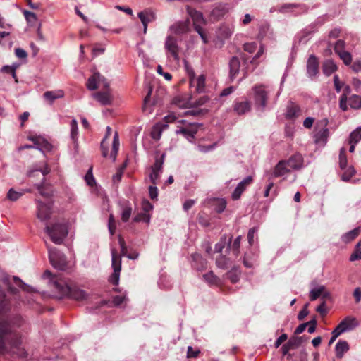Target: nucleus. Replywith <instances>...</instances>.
I'll return each instance as SVG.
<instances>
[{
	"label": "nucleus",
	"mask_w": 361,
	"mask_h": 361,
	"mask_svg": "<svg viewBox=\"0 0 361 361\" xmlns=\"http://www.w3.org/2000/svg\"><path fill=\"white\" fill-rule=\"evenodd\" d=\"M323 73L324 75L329 76L334 73L338 67L333 60H326L323 64Z\"/></svg>",
	"instance_id": "obj_29"
},
{
	"label": "nucleus",
	"mask_w": 361,
	"mask_h": 361,
	"mask_svg": "<svg viewBox=\"0 0 361 361\" xmlns=\"http://www.w3.org/2000/svg\"><path fill=\"white\" fill-rule=\"evenodd\" d=\"M186 11L193 21L195 30H196V27H201V25L206 24V20L201 12L189 6H187Z\"/></svg>",
	"instance_id": "obj_14"
},
{
	"label": "nucleus",
	"mask_w": 361,
	"mask_h": 361,
	"mask_svg": "<svg viewBox=\"0 0 361 361\" xmlns=\"http://www.w3.org/2000/svg\"><path fill=\"white\" fill-rule=\"evenodd\" d=\"M319 71L318 59L314 55H310L307 61V74L309 78L315 77Z\"/></svg>",
	"instance_id": "obj_17"
},
{
	"label": "nucleus",
	"mask_w": 361,
	"mask_h": 361,
	"mask_svg": "<svg viewBox=\"0 0 361 361\" xmlns=\"http://www.w3.org/2000/svg\"><path fill=\"white\" fill-rule=\"evenodd\" d=\"M232 255H220L216 259V264L219 268L226 269L235 261Z\"/></svg>",
	"instance_id": "obj_23"
},
{
	"label": "nucleus",
	"mask_w": 361,
	"mask_h": 361,
	"mask_svg": "<svg viewBox=\"0 0 361 361\" xmlns=\"http://www.w3.org/2000/svg\"><path fill=\"white\" fill-rule=\"evenodd\" d=\"M85 179L87 185L92 186L94 184L95 180L92 173V169H90V170L87 171L85 176Z\"/></svg>",
	"instance_id": "obj_60"
},
{
	"label": "nucleus",
	"mask_w": 361,
	"mask_h": 361,
	"mask_svg": "<svg viewBox=\"0 0 361 361\" xmlns=\"http://www.w3.org/2000/svg\"><path fill=\"white\" fill-rule=\"evenodd\" d=\"M51 213V205L49 204H47L37 201V217L40 220L45 221L48 219Z\"/></svg>",
	"instance_id": "obj_19"
},
{
	"label": "nucleus",
	"mask_w": 361,
	"mask_h": 361,
	"mask_svg": "<svg viewBox=\"0 0 361 361\" xmlns=\"http://www.w3.org/2000/svg\"><path fill=\"white\" fill-rule=\"evenodd\" d=\"M347 100L348 98L346 94H343L340 98L339 106L340 108L344 111L348 109Z\"/></svg>",
	"instance_id": "obj_61"
},
{
	"label": "nucleus",
	"mask_w": 361,
	"mask_h": 361,
	"mask_svg": "<svg viewBox=\"0 0 361 361\" xmlns=\"http://www.w3.org/2000/svg\"><path fill=\"white\" fill-rule=\"evenodd\" d=\"M360 228L359 227L355 228L353 229L352 231L343 235L341 237V239L344 243H348L352 241L353 240H354L355 238H357L358 236V235L360 234Z\"/></svg>",
	"instance_id": "obj_31"
},
{
	"label": "nucleus",
	"mask_w": 361,
	"mask_h": 361,
	"mask_svg": "<svg viewBox=\"0 0 361 361\" xmlns=\"http://www.w3.org/2000/svg\"><path fill=\"white\" fill-rule=\"evenodd\" d=\"M0 279L2 281V283L5 285V286L8 288V290L13 294H16L18 291L16 288H14L11 285V281H13V283L17 285L18 287L21 288L22 289L25 290H28L27 286L19 278L16 276H13L12 278L7 275L5 273H2Z\"/></svg>",
	"instance_id": "obj_8"
},
{
	"label": "nucleus",
	"mask_w": 361,
	"mask_h": 361,
	"mask_svg": "<svg viewBox=\"0 0 361 361\" xmlns=\"http://www.w3.org/2000/svg\"><path fill=\"white\" fill-rule=\"evenodd\" d=\"M71 126V138L73 142L77 140V135L78 133V122L76 119H73L70 123Z\"/></svg>",
	"instance_id": "obj_43"
},
{
	"label": "nucleus",
	"mask_w": 361,
	"mask_h": 361,
	"mask_svg": "<svg viewBox=\"0 0 361 361\" xmlns=\"http://www.w3.org/2000/svg\"><path fill=\"white\" fill-rule=\"evenodd\" d=\"M45 232L54 243L60 245L68 235V226L66 224L55 223L51 226L47 225Z\"/></svg>",
	"instance_id": "obj_3"
},
{
	"label": "nucleus",
	"mask_w": 361,
	"mask_h": 361,
	"mask_svg": "<svg viewBox=\"0 0 361 361\" xmlns=\"http://www.w3.org/2000/svg\"><path fill=\"white\" fill-rule=\"evenodd\" d=\"M309 304L307 303L304 305L303 308L300 311L298 314V319L302 321L305 319L306 316L309 314V311L307 310Z\"/></svg>",
	"instance_id": "obj_56"
},
{
	"label": "nucleus",
	"mask_w": 361,
	"mask_h": 361,
	"mask_svg": "<svg viewBox=\"0 0 361 361\" xmlns=\"http://www.w3.org/2000/svg\"><path fill=\"white\" fill-rule=\"evenodd\" d=\"M356 171L352 166L347 169L342 175V180L343 181H349L350 179L355 174Z\"/></svg>",
	"instance_id": "obj_46"
},
{
	"label": "nucleus",
	"mask_w": 361,
	"mask_h": 361,
	"mask_svg": "<svg viewBox=\"0 0 361 361\" xmlns=\"http://www.w3.org/2000/svg\"><path fill=\"white\" fill-rule=\"evenodd\" d=\"M253 99L256 108L263 111L267 106L269 90L264 85H256L252 87Z\"/></svg>",
	"instance_id": "obj_4"
},
{
	"label": "nucleus",
	"mask_w": 361,
	"mask_h": 361,
	"mask_svg": "<svg viewBox=\"0 0 361 361\" xmlns=\"http://www.w3.org/2000/svg\"><path fill=\"white\" fill-rule=\"evenodd\" d=\"M348 159L346 156V150L342 147L339 154V166L341 169H345L347 166Z\"/></svg>",
	"instance_id": "obj_42"
},
{
	"label": "nucleus",
	"mask_w": 361,
	"mask_h": 361,
	"mask_svg": "<svg viewBox=\"0 0 361 361\" xmlns=\"http://www.w3.org/2000/svg\"><path fill=\"white\" fill-rule=\"evenodd\" d=\"M142 209L143 212L149 214V212L153 209V206L148 200H143L142 202Z\"/></svg>",
	"instance_id": "obj_58"
},
{
	"label": "nucleus",
	"mask_w": 361,
	"mask_h": 361,
	"mask_svg": "<svg viewBox=\"0 0 361 361\" xmlns=\"http://www.w3.org/2000/svg\"><path fill=\"white\" fill-rule=\"evenodd\" d=\"M302 115V110L299 105L290 102L286 107V117L288 119H295Z\"/></svg>",
	"instance_id": "obj_18"
},
{
	"label": "nucleus",
	"mask_w": 361,
	"mask_h": 361,
	"mask_svg": "<svg viewBox=\"0 0 361 361\" xmlns=\"http://www.w3.org/2000/svg\"><path fill=\"white\" fill-rule=\"evenodd\" d=\"M47 247L49 251V258L51 265L59 270H64L67 265L65 255L56 248L51 247L49 245H47Z\"/></svg>",
	"instance_id": "obj_7"
},
{
	"label": "nucleus",
	"mask_w": 361,
	"mask_h": 361,
	"mask_svg": "<svg viewBox=\"0 0 361 361\" xmlns=\"http://www.w3.org/2000/svg\"><path fill=\"white\" fill-rule=\"evenodd\" d=\"M302 342V337H295L290 338L288 341V345L290 346L291 349L296 348L300 345Z\"/></svg>",
	"instance_id": "obj_50"
},
{
	"label": "nucleus",
	"mask_w": 361,
	"mask_h": 361,
	"mask_svg": "<svg viewBox=\"0 0 361 361\" xmlns=\"http://www.w3.org/2000/svg\"><path fill=\"white\" fill-rule=\"evenodd\" d=\"M298 6V5L295 4H285L279 8V11L282 13H286L289 11H291L293 8H296Z\"/></svg>",
	"instance_id": "obj_51"
},
{
	"label": "nucleus",
	"mask_w": 361,
	"mask_h": 361,
	"mask_svg": "<svg viewBox=\"0 0 361 361\" xmlns=\"http://www.w3.org/2000/svg\"><path fill=\"white\" fill-rule=\"evenodd\" d=\"M303 159L301 154H296L290 157L288 160H285L286 164L288 165L290 170L299 169L302 167Z\"/></svg>",
	"instance_id": "obj_21"
},
{
	"label": "nucleus",
	"mask_w": 361,
	"mask_h": 361,
	"mask_svg": "<svg viewBox=\"0 0 361 361\" xmlns=\"http://www.w3.org/2000/svg\"><path fill=\"white\" fill-rule=\"evenodd\" d=\"M64 92L61 90L54 91H47L44 93L43 97L50 103H53L54 100L63 97Z\"/></svg>",
	"instance_id": "obj_26"
},
{
	"label": "nucleus",
	"mask_w": 361,
	"mask_h": 361,
	"mask_svg": "<svg viewBox=\"0 0 361 361\" xmlns=\"http://www.w3.org/2000/svg\"><path fill=\"white\" fill-rule=\"evenodd\" d=\"M111 261L112 267L114 269V274L111 276V281L114 284H117L119 280V274L121 269V260L120 257L117 255L115 249H111Z\"/></svg>",
	"instance_id": "obj_10"
},
{
	"label": "nucleus",
	"mask_w": 361,
	"mask_h": 361,
	"mask_svg": "<svg viewBox=\"0 0 361 361\" xmlns=\"http://www.w3.org/2000/svg\"><path fill=\"white\" fill-rule=\"evenodd\" d=\"M226 274L231 281L235 283L238 282L240 279V271L238 267H234Z\"/></svg>",
	"instance_id": "obj_34"
},
{
	"label": "nucleus",
	"mask_w": 361,
	"mask_h": 361,
	"mask_svg": "<svg viewBox=\"0 0 361 361\" xmlns=\"http://www.w3.org/2000/svg\"><path fill=\"white\" fill-rule=\"evenodd\" d=\"M53 285L60 298L67 297L75 300L82 301L88 297L85 291L73 286L71 281L65 279L53 281Z\"/></svg>",
	"instance_id": "obj_2"
},
{
	"label": "nucleus",
	"mask_w": 361,
	"mask_h": 361,
	"mask_svg": "<svg viewBox=\"0 0 361 361\" xmlns=\"http://www.w3.org/2000/svg\"><path fill=\"white\" fill-rule=\"evenodd\" d=\"M203 277L209 284L217 285L220 283L219 278L214 275L213 271H209V273L203 275Z\"/></svg>",
	"instance_id": "obj_40"
},
{
	"label": "nucleus",
	"mask_w": 361,
	"mask_h": 361,
	"mask_svg": "<svg viewBox=\"0 0 361 361\" xmlns=\"http://www.w3.org/2000/svg\"><path fill=\"white\" fill-rule=\"evenodd\" d=\"M290 170L287 164L285 163V160L280 161L275 166L273 176L274 177H280L286 173L290 172Z\"/></svg>",
	"instance_id": "obj_25"
},
{
	"label": "nucleus",
	"mask_w": 361,
	"mask_h": 361,
	"mask_svg": "<svg viewBox=\"0 0 361 361\" xmlns=\"http://www.w3.org/2000/svg\"><path fill=\"white\" fill-rule=\"evenodd\" d=\"M325 287L320 286L317 288H313L310 293V298L312 301L316 300L322 294H323Z\"/></svg>",
	"instance_id": "obj_38"
},
{
	"label": "nucleus",
	"mask_w": 361,
	"mask_h": 361,
	"mask_svg": "<svg viewBox=\"0 0 361 361\" xmlns=\"http://www.w3.org/2000/svg\"><path fill=\"white\" fill-rule=\"evenodd\" d=\"M131 214H132V207L130 206V204L127 202L123 208V211H122V213H121V219L123 222H127L130 216H131Z\"/></svg>",
	"instance_id": "obj_37"
},
{
	"label": "nucleus",
	"mask_w": 361,
	"mask_h": 361,
	"mask_svg": "<svg viewBox=\"0 0 361 361\" xmlns=\"http://www.w3.org/2000/svg\"><path fill=\"white\" fill-rule=\"evenodd\" d=\"M149 193L152 200H156L158 196V189L154 185H150L149 187Z\"/></svg>",
	"instance_id": "obj_64"
},
{
	"label": "nucleus",
	"mask_w": 361,
	"mask_h": 361,
	"mask_svg": "<svg viewBox=\"0 0 361 361\" xmlns=\"http://www.w3.org/2000/svg\"><path fill=\"white\" fill-rule=\"evenodd\" d=\"M119 139L118 134L117 132L114 133V140L112 143V149L110 154V157L112 159L113 161H116V156L118 154V149H119Z\"/></svg>",
	"instance_id": "obj_30"
},
{
	"label": "nucleus",
	"mask_w": 361,
	"mask_h": 361,
	"mask_svg": "<svg viewBox=\"0 0 361 361\" xmlns=\"http://www.w3.org/2000/svg\"><path fill=\"white\" fill-rule=\"evenodd\" d=\"M35 185L42 196L49 197L51 195V191L49 190L48 185L45 184L44 181L36 183Z\"/></svg>",
	"instance_id": "obj_33"
},
{
	"label": "nucleus",
	"mask_w": 361,
	"mask_h": 361,
	"mask_svg": "<svg viewBox=\"0 0 361 361\" xmlns=\"http://www.w3.org/2000/svg\"><path fill=\"white\" fill-rule=\"evenodd\" d=\"M226 207V202L224 200H220L217 202L215 210L217 213H221Z\"/></svg>",
	"instance_id": "obj_62"
},
{
	"label": "nucleus",
	"mask_w": 361,
	"mask_h": 361,
	"mask_svg": "<svg viewBox=\"0 0 361 361\" xmlns=\"http://www.w3.org/2000/svg\"><path fill=\"white\" fill-rule=\"evenodd\" d=\"M165 156V153H163L160 157H156L155 161L152 166L151 170L162 172Z\"/></svg>",
	"instance_id": "obj_32"
},
{
	"label": "nucleus",
	"mask_w": 361,
	"mask_h": 361,
	"mask_svg": "<svg viewBox=\"0 0 361 361\" xmlns=\"http://www.w3.org/2000/svg\"><path fill=\"white\" fill-rule=\"evenodd\" d=\"M39 146L41 147H38L37 149L39 151H50L51 149V145L44 139H42V143Z\"/></svg>",
	"instance_id": "obj_63"
},
{
	"label": "nucleus",
	"mask_w": 361,
	"mask_h": 361,
	"mask_svg": "<svg viewBox=\"0 0 361 361\" xmlns=\"http://www.w3.org/2000/svg\"><path fill=\"white\" fill-rule=\"evenodd\" d=\"M257 232V228L256 227L251 228L248 231L247 233V240L250 245H252L254 244L255 236Z\"/></svg>",
	"instance_id": "obj_53"
},
{
	"label": "nucleus",
	"mask_w": 361,
	"mask_h": 361,
	"mask_svg": "<svg viewBox=\"0 0 361 361\" xmlns=\"http://www.w3.org/2000/svg\"><path fill=\"white\" fill-rule=\"evenodd\" d=\"M169 30L176 35L186 34L190 31V21L188 19L176 22L169 27Z\"/></svg>",
	"instance_id": "obj_13"
},
{
	"label": "nucleus",
	"mask_w": 361,
	"mask_h": 361,
	"mask_svg": "<svg viewBox=\"0 0 361 361\" xmlns=\"http://www.w3.org/2000/svg\"><path fill=\"white\" fill-rule=\"evenodd\" d=\"M138 18L142 24H148L149 23L155 20L156 15L150 10H145L138 13Z\"/></svg>",
	"instance_id": "obj_27"
},
{
	"label": "nucleus",
	"mask_w": 361,
	"mask_h": 361,
	"mask_svg": "<svg viewBox=\"0 0 361 361\" xmlns=\"http://www.w3.org/2000/svg\"><path fill=\"white\" fill-rule=\"evenodd\" d=\"M240 67V59L237 56H233L229 61V76L231 80H234L239 73Z\"/></svg>",
	"instance_id": "obj_22"
},
{
	"label": "nucleus",
	"mask_w": 361,
	"mask_h": 361,
	"mask_svg": "<svg viewBox=\"0 0 361 361\" xmlns=\"http://www.w3.org/2000/svg\"><path fill=\"white\" fill-rule=\"evenodd\" d=\"M349 105L352 109H357L361 108V97L354 94L349 98Z\"/></svg>",
	"instance_id": "obj_39"
},
{
	"label": "nucleus",
	"mask_w": 361,
	"mask_h": 361,
	"mask_svg": "<svg viewBox=\"0 0 361 361\" xmlns=\"http://www.w3.org/2000/svg\"><path fill=\"white\" fill-rule=\"evenodd\" d=\"M361 140V127L357 128L355 130H353L349 137V142H353V144H357L358 142Z\"/></svg>",
	"instance_id": "obj_41"
},
{
	"label": "nucleus",
	"mask_w": 361,
	"mask_h": 361,
	"mask_svg": "<svg viewBox=\"0 0 361 361\" xmlns=\"http://www.w3.org/2000/svg\"><path fill=\"white\" fill-rule=\"evenodd\" d=\"M361 259V240H360L355 247L353 252L350 257V261L354 262L355 260Z\"/></svg>",
	"instance_id": "obj_36"
},
{
	"label": "nucleus",
	"mask_w": 361,
	"mask_h": 361,
	"mask_svg": "<svg viewBox=\"0 0 361 361\" xmlns=\"http://www.w3.org/2000/svg\"><path fill=\"white\" fill-rule=\"evenodd\" d=\"M27 139L34 143V148L38 149V147H41L39 145L42 143V137L37 136H29Z\"/></svg>",
	"instance_id": "obj_57"
},
{
	"label": "nucleus",
	"mask_w": 361,
	"mask_h": 361,
	"mask_svg": "<svg viewBox=\"0 0 361 361\" xmlns=\"http://www.w3.org/2000/svg\"><path fill=\"white\" fill-rule=\"evenodd\" d=\"M104 91H99L92 94V97L102 105H110L114 101V96L110 88H104Z\"/></svg>",
	"instance_id": "obj_11"
},
{
	"label": "nucleus",
	"mask_w": 361,
	"mask_h": 361,
	"mask_svg": "<svg viewBox=\"0 0 361 361\" xmlns=\"http://www.w3.org/2000/svg\"><path fill=\"white\" fill-rule=\"evenodd\" d=\"M178 122L183 124V126H178L176 133L183 135L189 142H192L199 128L202 125L198 123H190L185 120H180Z\"/></svg>",
	"instance_id": "obj_5"
},
{
	"label": "nucleus",
	"mask_w": 361,
	"mask_h": 361,
	"mask_svg": "<svg viewBox=\"0 0 361 361\" xmlns=\"http://www.w3.org/2000/svg\"><path fill=\"white\" fill-rule=\"evenodd\" d=\"M252 182V176H247L245 178H244L242 181H240L237 186L239 187L240 189L242 190V191H244L245 190L246 187L248 185H250Z\"/></svg>",
	"instance_id": "obj_52"
},
{
	"label": "nucleus",
	"mask_w": 361,
	"mask_h": 361,
	"mask_svg": "<svg viewBox=\"0 0 361 361\" xmlns=\"http://www.w3.org/2000/svg\"><path fill=\"white\" fill-rule=\"evenodd\" d=\"M197 87L196 90L199 92H202L205 86V77L203 75H200L196 80Z\"/></svg>",
	"instance_id": "obj_48"
},
{
	"label": "nucleus",
	"mask_w": 361,
	"mask_h": 361,
	"mask_svg": "<svg viewBox=\"0 0 361 361\" xmlns=\"http://www.w3.org/2000/svg\"><path fill=\"white\" fill-rule=\"evenodd\" d=\"M135 222L143 221L145 223H149L150 221V215L149 214H147L146 212H140L137 214L133 219Z\"/></svg>",
	"instance_id": "obj_45"
},
{
	"label": "nucleus",
	"mask_w": 361,
	"mask_h": 361,
	"mask_svg": "<svg viewBox=\"0 0 361 361\" xmlns=\"http://www.w3.org/2000/svg\"><path fill=\"white\" fill-rule=\"evenodd\" d=\"M345 43L343 40L339 39L338 40L334 46L335 52L339 55L341 52L345 51Z\"/></svg>",
	"instance_id": "obj_49"
},
{
	"label": "nucleus",
	"mask_w": 361,
	"mask_h": 361,
	"mask_svg": "<svg viewBox=\"0 0 361 361\" xmlns=\"http://www.w3.org/2000/svg\"><path fill=\"white\" fill-rule=\"evenodd\" d=\"M192 267L197 270H202L207 267V261L204 259L200 254L192 255Z\"/></svg>",
	"instance_id": "obj_28"
},
{
	"label": "nucleus",
	"mask_w": 361,
	"mask_h": 361,
	"mask_svg": "<svg viewBox=\"0 0 361 361\" xmlns=\"http://www.w3.org/2000/svg\"><path fill=\"white\" fill-rule=\"evenodd\" d=\"M241 236H238L233 242H231V238H229L226 252L228 255H232L233 258L237 259L240 254Z\"/></svg>",
	"instance_id": "obj_15"
},
{
	"label": "nucleus",
	"mask_w": 361,
	"mask_h": 361,
	"mask_svg": "<svg viewBox=\"0 0 361 361\" xmlns=\"http://www.w3.org/2000/svg\"><path fill=\"white\" fill-rule=\"evenodd\" d=\"M349 345L347 341L339 340L335 346L336 356L338 359H341L344 354L349 350Z\"/></svg>",
	"instance_id": "obj_24"
},
{
	"label": "nucleus",
	"mask_w": 361,
	"mask_h": 361,
	"mask_svg": "<svg viewBox=\"0 0 361 361\" xmlns=\"http://www.w3.org/2000/svg\"><path fill=\"white\" fill-rule=\"evenodd\" d=\"M358 326V322L355 317H347L342 320L336 327L338 333L343 334L351 331Z\"/></svg>",
	"instance_id": "obj_12"
},
{
	"label": "nucleus",
	"mask_w": 361,
	"mask_h": 361,
	"mask_svg": "<svg viewBox=\"0 0 361 361\" xmlns=\"http://www.w3.org/2000/svg\"><path fill=\"white\" fill-rule=\"evenodd\" d=\"M50 171V169L48 168V166H45L43 169L42 170H32V171H30L28 173V176L30 178H32V177H35V176H38L39 173H41L42 176V181L41 182H45V176L47 174H48Z\"/></svg>",
	"instance_id": "obj_35"
},
{
	"label": "nucleus",
	"mask_w": 361,
	"mask_h": 361,
	"mask_svg": "<svg viewBox=\"0 0 361 361\" xmlns=\"http://www.w3.org/2000/svg\"><path fill=\"white\" fill-rule=\"evenodd\" d=\"M99 86H102L104 88H109V82L104 75L96 72L88 78L87 87L90 90H95Z\"/></svg>",
	"instance_id": "obj_9"
},
{
	"label": "nucleus",
	"mask_w": 361,
	"mask_h": 361,
	"mask_svg": "<svg viewBox=\"0 0 361 361\" xmlns=\"http://www.w3.org/2000/svg\"><path fill=\"white\" fill-rule=\"evenodd\" d=\"M320 123L324 126V128L316 133L314 135L315 142L317 143L325 144L329 136V130L326 128L328 125V119L324 118L322 120Z\"/></svg>",
	"instance_id": "obj_16"
},
{
	"label": "nucleus",
	"mask_w": 361,
	"mask_h": 361,
	"mask_svg": "<svg viewBox=\"0 0 361 361\" xmlns=\"http://www.w3.org/2000/svg\"><path fill=\"white\" fill-rule=\"evenodd\" d=\"M162 172L152 170L149 174L150 181L154 184H157V180L159 178L160 175Z\"/></svg>",
	"instance_id": "obj_59"
},
{
	"label": "nucleus",
	"mask_w": 361,
	"mask_h": 361,
	"mask_svg": "<svg viewBox=\"0 0 361 361\" xmlns=\"http://www.w3.org/2000/svg\"><path fill=\"white\" fill-rule=\"evenodd\" d=\"M44 278H49L50 279V286L54 289V286L53 285V281L58 280L59 279H63L60 276H53L50 271L46 270L43 274Z\"/></svg>",
	"instance_id": "obj_54"
},
{
	"label": "nucleus",
	"mask_w": 361,
	"mask_h": 361,
	"mask_svg": "<svg viewBox=\"0 0 361 361\" xmlns=\"http://www.w3.org/2000/svg\"><path fill=\"white\" fill-rule=\"evenodd\" d=\"M23 194V192H18L13 188H11L7 193L6 197L11 201H16L22 197Z\"/></svg>",
	"instance_id": "obj_44"
},
{
	"label": "nucleus",
	"mask_w": 361,
	"mask_h": 361,
	"mask_svg": "<svg viewBox=\"0 0 361 361\" xmlns=\"http://www.w3.org/2000/svg\"><path fill=\"white\" fill-rule=\"evenodd\" d=\"M338 56L343 61L345 65L349 66L351 64L352 56L350 52L345 51L343 52H341V54H340Z\"/></svg>",
	"instance_id": "obj_47"
},
{
	"label": "nucleus",
	"mask_w": 361,
	"mask_h": 361,
	"mask_svg": "<svg viewBox=\"0 0 361 361\" xmlns=\"http://www.w3.org/2000/svg\"><path fill=\"white\" fill-rule=\"evenodd\" d=\"M251 109V104L249 101H235L233 104V111L238 115H243L249 112Z\"/></svg>",
	"instance_id": "obj_20"
},
{
	"label": "nucleus",
	"mask_w": 361,
	"mask_h": 361,
	"mask_svg": "<svg viewBox=\"0 0 361 361\" xmlns=\"http://www.w3.org/2000/svg\"><path fill=\"white\" fill-rule=\"evenodd\" d=\"M10 302L4 293H0V355L11 352L18 357H25L27 353L20 348L21 338L16 329L20 327L23 320L19 315L10 318Z\"/></svg>",
	"instance_id": "obj_1"
},
{
	"label": "nucleus",
	"mask_w": 361,
	"mask_h": 361,
	"mask_svg": "<svg viewBox=\"0 0 361 361\" xmlns=\"http://www.w3.org/2000/svg\"><path fill=\"white\" fill-rule=\"evenodd\" d=\"M164 49L168 58H172L176 61L180 60L179 54L181 48L178 44V39L173 35L166 36L164 41Z\"/></svg>",
	"instance_id": "obj_6"
},
{
	"label": "nucleus",
	"mask_w": 361,
	"mask_h": 361,
	"mask_svg": "<svg viewBox=\"0 0 361 361\" xmlns=\"http://www.w3.org/2000/svg\"><path fill=\"white\" fill-rule=\"evenodd\" d=\"M226 244V237H223L221 238L220 241L215 245L214 251L216 252H221L223 248L225 247Z\"/></svg>",
	"instance_id": "obj_55"
}]
</instances>
